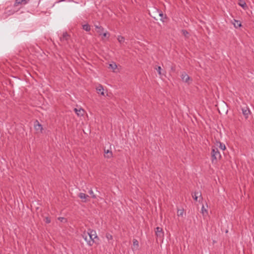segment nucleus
<instances>
[{"label": "nucleus", "instance_id": "nucleus-21", "mask_svg": "<svg viewBox=\"0 0 254 254\" xmlns=\"http://www.w3.org/2000/svg\"><path fill=\"white\" fill-rule=\"evenodd\" d=\"M117 39H118V41H119V42L121 44H123V43H124V42L125 41V38L122 36H119L118 37Z\"/></svg>", "mask_w": 254, "mask_h": 254}, {"label": "nucleus", "instance_id": "nucleus-22", "mask_svg": "<svg viewBox=\"0 0 254 254\" xmlns=\"http://www.w3.org/2000/svg\"><path fill=\"white\" fill-rule=\"evenodd\" d=\"M239 4L244 9H245L247 7V4L246 2L244 1L241 0Z\"/></svg>", "mask_w": 254, "mask_h": 254}, {"label": "nucleus", "instance_id": "nucleus-12", "mask_svg": "<svg viewBox=\"0 0 254 254\" xmlns=\"http://www.w3.org/2000/svg\"><path fill=\"white\" fill-rule=\"evenodd\" d=\"M104 156L107 158H111L113 156V154L111 151L109 149L107 150H105V155Z\"/></svg>", "mask_w": 254, "mask_h": 254}, {"label": "nucleus", "instance_id": "nucleus-8", "mask_svg": "<svg viewBox=\"0 0 254 254\" xmlns=\"http://www.w3.org/2000/svg\"><path fill=\"white\" fill-rule=\"evenodd\" d=\"M88 232L90 234V237H91V240L95 242V239L98 238L96 231L94 230H89Z\"/></svg>", "mask_w": 254, "mask_h": 254}, {"label": "nucleus", "instance_id": "nucleus-19", "mask_svg": "<svg viewBox=\"0 0 254 254\" xmlns=\"http://www.w3.org/2000/svg\"><path fill=\"white\" fill-rule=\"evenodd\" d=\"M29 0H16L15 4H20L22 3L26 4L28 3Z\"/></svg>", "mask_w": 254, "mask_h": 254}, {"label": "nucleus", "instance_id": "nucleus-32", "mask_svg": "<svg viewBox=\"0 0 254 254\" xmlns=\"http://www.w3.org/2000/svg\"><path fill=\"white\" fill-rule=\"evenodd\" d=\"M159 15L160 17H163V13H162L161 11H160V12H159Z\"/></svg>", "mask_w": 254, "mask_h": 254}, {"label": "nucleus", "instance_id": "nucleus-9", "mask_svg": "<svg viewBox=\"0 0 254 254\" xmlns=\"http://www.w3.org/2000/svg\"><path fill=\"white\" fill-rule=\"evenodd\" d=\"M97 92L98 94H100L101 95L104 96V89L103 87L101 85H99L96 88Z\"/></svg>", "mask_w": 254, "mask_h": 254}, {"label": "nucleus", "instance_id": "nucleus-24", "mask_svg": "<svg viewBox=\"0 0 254 254\" xmlns=\"http://www.w3.org/2000/svg\"><path fill=\"white\" fill-rule=\"evenodd\" d=\"M106 237L109 241L113 240V236L110 234H107Z\"/></svg>", "mask_w": 254, "mask_h": 254}, {"label": "nucleus", "instance_id": "nucleus-5", "mask_svg": "<svg viewBox=\"0 0 254 254\" xmlns=\"http://www.w3.org/2000/svg\"><path fill=\"white\" fill-rule=\"evenodd\" d=\"M242 113L245 117V119H248L250 113L251 111L249 108L247 107H245L242 108Z\"/></svg>", "mask_w": 254, "mask_h": 254}, {"label": "nucleus", "instance_id": "nucleus-18", "mask_svg": "<svg viewBox=\"0 0 254 254\" xmlns=\"http://www.w3.org/2000/svg\"><path fill=\"white\" fill-rule=\"evenodd\" d=\"M201 194L198 192H195L192 194V197L195 201H197V198L198 196H201Z\"/></svg>", "mask_w": 254, "mask_h": 254}, {"label": "nucleus", "instance_id": "nucleus-2", "mask_svg": "<svg viewBox=\"0 0 254 254\" xmlns=\"http://www.w3.org/2000/svg\"><path fill=\"white\" fill-rule=\"evenodd\" d=\"M155 231L157 239L161 241H163L164 234L162 228L159 227H157L156 228Z\"/></svg>", "mask_w": 254, "mask_h": 254}, {"label": "nucleus", "instance_id": "nucleus-30", "mask_svg": "<svg viewBox=\"0 0 254 254\" xmlns=\"http://www.w3.org/2000/svg\"><path fill=\"white\" fill-rule=\"evenodd\" d=\"M107 35H109V34L107 31H104L102 34V35H103L104 37H106L107 36Z\"/></svg>", "mask_w": 254, "mask_h": 254}, {"label": "nucleus", "instance_id": "nucleus-13", "mask_svg": "<svg viewBox=\"0 0 254 254\" xmlns=\"http://www.w3.org/2000/svg\"><path fill=\"white\" fill-rule=\"evenodd\" d=\"M75 112L76 113V114L78 116H82L84 113V111L83 109H81V108H80L79 109H77L76 108H75L74 109Z\"/></svg>", "mask_w": 254, "mask_h": 254}, {"label": "nucleus", "instance_id": "nucleus-28", "mask_svg": "<svg viewBox=\"0 0 254 254\" xmlns=\"http://www.w3.org/2000/svg\"><path fill=\"white\" fill-rule=\"evenodd\" d=\"M236 22H237V25H236V24H234V25L236 27H240L241 26V24L240 23V22L239 21H236Z\"/></svg>", "mask_w": 254, "mask_h": 254}, {"label": "nucleus", "instance_id": "nucleus-1", "mask_svg": "<svg viewBox=\"0 0 254 254\" xmlns=\"http://www.w3.org/2000/svg\"><path fill=\"white\" fill-rule=\"evenodd\" d=\"M211 160L213 164H216L221 158V155L216 146H212L211 152Z\"/></svg>", "mask_w": 254, "mask_h": 254}, {"label": "nucleus", "instance_id": "nucleus-6", "mask_svg": "<svg viewBox=\"0 0 254 254\" xmlns=\"http://www.w3.org/2000/svg\"><path fill=\"white\" fill-rule=\"evenodd\" d=\"M34 128L36 130L39 131L40 132H42V130L43 129L42 125L39 123V122L37 120H36L34 122Z\"/></svg>", "mask_w": 254, "mask_h": 254}, {"label": "nucleus", "instance_id": "nucleus-16", "mask_svg": "<svg viewBox=\"0 0 254 254\" xmlns=\"http://www.w3.org/2000/svg\"><path fill=\"white\" fill-rule=\"evenodd\" d=\"M201 213L203 216H206L208 215L207 210L204 207V205H202L201 207Z\"/></svg>", "mask_w": 254, "mask_h": 254}, {"label": "nucleus", "instance_id": "nucleus-11", "mask_svg": "<svg viewBox=\"0 0 254 254\" xmlns=\"http://www.w3.org/2000/svg\"><path fill=\"white\" fill-rule=\"evenodd\" d=\"M214 146H216L217 147H218L220 149H221L222 150H224L226 149L225 144L221 143L220 141H217Z\"/></svg>", "mask_w": 254, "mask_h": 254}, {"label": "nucleus", "instance_id": "nucleus-14", "mask_svg": "<svg viewBox=\"0 0 254 254\" xmlns=\"http://www.w3.org/2000/svg\"><path fill=\"white\" fill-rule=\"evenodd\" d=\"M69 35L66 32H64L62 37L60 38L61 41L64 42L67 41L68 39Z\"/></svg>", "mask_w": 254, "mask_h": 254}, {"label": "nucleus", "instance_id": "nucleus-26", "mask_svg": "<svg viewBox=\"0 0 254 254\" xmlns=\"http://www.w3.org/2000/svg\"><path fill=\"white\" fill-rule=\"evenodd\" d=\"M156 70L159 73V75H161V66H158V67L156 68Z\"/></svg>", "mask_w": 254, "mask_h": 254}, {"label": "nucleus", "instance_id": "nucleus-3", "mask_svg": "<svg viewBox=\"0 0 254 254\" xmlns=\"http://www.w3.org/2000/svg\"><path fill=\"white\" fill-rule=\"evenodd\" d=\"M181 77L182 80L188 84H190L192 82V79L189 76V75L186 72H183L181 73Z\"/></svg>", "mask_w": 254, "mask_h": 254}, {"label": "nucleus", "instance_id": "nucleus-10", "mask_svg": "<svg viewBox=\"0 0 254 254\" xmlns=\"http://www.w3.org/2000/svg\"><path fill=\"white\" fill-rule=\"evenodd\" d=\"M78 196L84 202H86L87 201V198L89 197V196L87 194H86L82 192L79 193L78 194Z\"/></svg>", "mask_w": 254, "mask_h": 254}, {"label": "nucleus", "instance_id": "nucleus-15", "mask_svg": "<svg viewBox=\"0 0 254 254\" xmlns=\"http://www.w3.org/2000/svg\"><path fill=\"white\" fill-rule=\"evenodd\" d=\"M185 214L184 209H178L177 210V215L179 217H183Z\"/></svg>", "mask_w": 254, "mask_h": 254}, {"label": "nucleus", "instance_id": "nucleus-17", "mask_svg": "<svg viewBox=\"0 0 254 254\" xmlns=\"http://www.w3.org/2000/svg\"><path fill=\"white\" fill-rule=\"evenodd\" d=\"M82 28L87 32H89L91 30L90 26L88 24L82 25Z\"/></svg>", "mask_w": 254, "mask_h": 254}, {"label": "nucleus", "instance_id": "nucleus-23", "mask_svg": "<svg viewBox=\"0 0 254 254\" xmlns=\"http://www.w3.org/2000/svg\"><path fill=\"white\" fill-rule=\"evenodd\" d=\"M109 67H110V68H111L112 69H113V70H114V69H116V68H117V64H116L115 63H113L110 64H109Z\"/></svg>", "mask_w": 254, "mask_h": 254}, {"label": "nucleus", "instance_id": "nucleus-27", "mask_svg": "<svg viewBox=\"0 0 254 254\" xmlns=\"http://www.w3.org/2000/svg\"><path fill=\"white\" fill-rule=\"evenodd\" d=\"M45 222L46 223H50L51 222V220L48 217H46L45 218Z\"/></svg>", "mask_w": 254, "mask_h": 254}, {"label": "nucleus", "instance_id": "nucleus-31", "mask_svg": "<svg viewBox=\"0 0 254 254\" xmlns=\"http://www.w3.org/2000/svg\"><path fill=\"white\" fill-rule=\"evenodd\" d=\"M58 219L60 220L61 222H63L64 220V217H59L58 218Z\"/></svg>", "mask_w": 254, "mask_h": 254}, {"label": "nucleus", "instance_id": "nucleus-20", "mask_svg": "<svg viewBox=\"0 0 254 254\" xmlns=\"http://www.w3.org/2000/svg\"><path fill=\"white\" fill-rule=\"evenodd\" d=\"M133 245L135 250H137L139 247V243L136 239L133 240Z\"/></svg>", "mask_w": 254, "mask_h": 254}, {"label": "nucleus", "instance_id": "nucleus-29", "mask_svg": "<svg viewBox=\"0 0 254 254\" xmlns=\"http://www.w3.org/2000/svg\"><path fill=\"white\" fill-rule=\"evenodd\" d=\"M182 33L185 36H187L189 34V33L185 30H182Z\"/></svg>", "mask_w": 254, "mask_h": 254}, {"label": "nucleus", "instance_id": "nucleus-7", "mask_svg": "<svg viewBox=\"0 0 254 254\" xmlns=\"http://www.w3.org/2000/svg\"><path fill=\"white\" fill-rule=\"evenodd\" d=\"M96 32L99 34V35H102L103 32L104 31V29L103 27L99 25L95 24L94 25Z\"/></svg>", "mask_w": 254, "mask_h": 254}, {"label": "nucleus", "instance_id": "nucleus-4", "mask_svg": "<svg viewBox=\"0 0 254 254\" xmlns=\"http://www.w3.org/2000/svg\"><path fill=\"white\" fill-rule=\"evenodd\" d=\"M82 237L84 239L85 241H86L87 244L91 246L94 243V241L91 240V237H90V234L89 232H84L82 234Z\"/></svg>", "mask_w": 254, "mask_h": 254}, {"label": "nucleus", "instance_id": "nucleus-25", "mask_svg": "<svg viewBox=\"0 0 254 254\" xmlns=\"http://www.w3.org/2000/svg\"><path fill=\"white\" fill-rule=\"evenodd\" d=\"M89 193L90 195H91L92 197L93 198H95L96 197V195L94 194V192H93V191L92 190H90L89 191Z\"/></svg>", "mask_w": 254, "mask_h": 254}]
</instances>
